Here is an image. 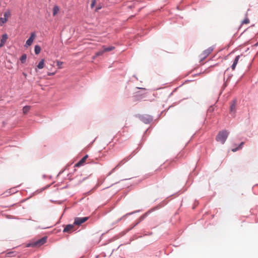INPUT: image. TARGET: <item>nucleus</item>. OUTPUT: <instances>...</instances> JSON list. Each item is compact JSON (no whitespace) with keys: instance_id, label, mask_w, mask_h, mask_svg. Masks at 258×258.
Masks as SVG:
<instances>
[{"instance_id":"10","label":"nucleus","mask_w":258,"mask_h":258,"mask_svg":"<svg viewBox=\"0 0 258 258\" xmlns=\"http://www.w3.org/2000/svg\"><path fill=\"white\" fill-rule=\"evenodd\" d=\"M240 55H237L236 56V57L235 58L234 61H233V63L231 66V68L232 69V70H234L235 68H236V66L239 61V58H240Z\"/></svg>"},{"instance_id":"21","label":"nucleus","mask_w":258,"mask_h":258,"mask_svg":"<svg viewBox=\"0 0 258 258\" xmlns=\"http://www.w3.org/2000/svg\"><path fill=\"white\" fill-rule=\"evenodd\" d=\"M56 62L58 69H61L62 68L61 66L63 64V62L58 60H57Z\"/></svg>"},{"instance_id":"17","label":"nucleus","mask_w":258,"mask_h":258,"mask_svg":"<svg viewBox=\"0 0 258 258\" xmlns=\"http://www.w3.org/2000/svg\"><path fill=\"white\" fill-rule=\"evenodd\" d=\"M26 59H27V55L26 54H23L20 57V60L22 63H24L25 62Z\"/></svg>"},{"instance_id":"22","label":"nucleus","mask_w":258,"mask_h":258,"mask_svg":"<svg viewBox=\"0 0 258 258\" xmlns=\"http://www.w3.org/2000/svg\"><path fill=\"white\" fill-rule=\"evenodd\" d=\"M96 4V0H92L91 4V8H93Z\"/></svg>"},{"instance_id":"20","label":"nucleus","mask_w":258,"mask_h":258,"mask_svg":"<svg viewBox=\"0 0 258 258\" xmlns=\"http://www.w3.org/2000/svg\"><path fill=\"white\" fill-rule=\"evenodd\" d=\"M243 142H241L240 143V144L239 145V147L238 148H234V149H232V151L233 152H236V151H237L238 150H239V149H241L242 148V146L243 145Z\"/></svg>"},{"instance_id":"14","label":"nucleus","mask_w":258,"mask_h":258,"mask_svg":"<svg viewBox=\"0 0 258 258\" xmlns=\"http://www.w3.org/2000/svg\"><path fill=\"white\" fill-rule=\"evenodd\" d=\"M44 59H42L39 62L37 66V67L39 69H42L44 68Z\"/></svg>"},{"instance_id":"1","label":"nucleus","mask_w":258,"mask_h":258,"mask_svg":"<svg viewBox=\"0 0 258 258\" xmlns=\"http://www.w3.org/2000/svg\"><path fill=\"white\" fill-rule=\"evenodd\" d=\"M229 132L227 131L220 132L216 137V140L217 142H220L221 144L225 143L228 136Z\"/></svg>"},{"instance_id":"18","label":"nucleus","mask_w":258,"mask_h":258,"mask_svg":"<svg viewBox=\"0 0 258 258\" xmlns=\"http://www.w3.org/2000/svg\"><path fill=\"white\" fill-rule=\"evenodd\" d=\"M30 107L29 106H25L23 108V112L24 114H26L30 110Z\"/></svg>"},{"instance_id":"5","label":"nucleus","mask_w":258,"mask_h":258,"mask_svg":"<svg viewBox=\"0 0 258 258\" xmlns=\"http://www.w3.org/2000/svg\"><path fill=\"white\" fill-rule=\"evenodd\" d=\"M88 219V217L76 218L74 221V224L80 225L81 224L85 222Z\"/></svg>"},{"instance_id":"4","label":"nucleus","mask_w":258,"mask_h":258,"mask_svg":"<svg viewBox=\"0 0 258 258\" xmlns=\"http://www.w3.org/2000/svg\"><path fill=\"white\" fill-rule=\"evenodd\" d=\"M10 16V11L9 10L7 11L4 14V17L0 18V26H2L4 24L6 23Z\"/></svg>"},{"instance_id":"3","label":"nucleus","mask_w":258,"mask_h":258,"mask_svg":"<svg viewBox=\"0 0 258 258\" xmlns=\"http://www.w3.org/2000/svg\"><path fill=\"white\" fill-rule=\"evenodd\" d=\"M47 238L46 237H43L36 241L33 242L30 244V246L39 247L42 245L44 244L46 242Z\"/></svg>"},{"instance_id":"8","label":"nucleus","mask_w":258,"mask_h":258,"mask_svg":"<svg viewBox=\"0 0 258 258\" xmlns=\"http://www.w3.org/2000/svg\"><path fill=\"white\" fill-rule=\"evenodd\" d=\"M8 39V35L7 34H3L1 40L0 47H2L5 44Z\"/></svg>"},{"instance_id":"6","label":"nucleus","mask_w":258,"mask_h":258,"mask_svg":"<svg viewBox=\"0 0 258 258\" xmlns=\"http://www.w3.org/2000/svg\"><path fill=\"white\" fill-rule=\"evenodd\" d=\"M35 37H36V35H35V33H32L31 34V36L29 37V38L26 41L25 46L28 47L29 46H30L32 44Z\"/></svg>"},{"instance_id":"15","label":"nucleus","mask_w":258,"mask_h":258,"mask_svg":"<svg viewBox=\"0 0 258 258\" xmlns=\"http://www.w3.org/2000/svg\"><path fill=\"white\" fill-rule=\"evenodd\" d=\"M34 51L36 54H38L41 51V47L39 45H36Z\"/></svg>"},{"instance_id":"2","label":"nucleus","mask_w":258,"mask_h":258,"mask_svg":"<svg viewBox=\"0 0 258 258\" xmlns=\"http://www.w3.org/2000/svg\"><path fill=\"white\" fill-rule=\"evenodd\" d=\"M213 49L214 48L213 47H210L208 49L204 50L200 55V61H202L206 57H207L209 55V54L213 51Z\"/></svg>"},{"instance_id":"12","label":"nucleus","mask_w":258,"mask_h":258,"mask_svg":"<svg viewBox=\"0 0 258 258\" xmlns=\"http://www.w3.org/2000/svg\"><path fill=\"white\" fill-rule=\"evenodd\" d=\"M102 48H103V51L105 53L106 52L110 51L113 50V49H114L115 47L114 46H112L106 47L105 46L103 45L102 46Z\"/></svg>"},{"instance_id":"19","label":"nucleus","mask_w":258,"mask_h":258,"mask_svg":"<svg viewBox=\"0 0 258 258\" xmlns=\"http://www.w3.org/2000/svg\"><path fill=\"white\" fill-rule=\"evenodd\" d=\"M104 53V52L103 51V49L102 48L101 50H100V51L97 52L95 53V56L97 57V56H100V55H102Z\"/></svg>"},{"instance_id":"11","label":"nucleus","mask_w":258,"mask_h":258,"mask_svg":"<svg viewBox=\"0 0 258 258\" xmlns=\"http://www.w3.org/2000/svg\"><path fill=\"white\" fill-rule=\"evenodd\" d=\"M74 226L73 225L69 224L66 226L64 228L63 232H70L73 229Z\"/></svg>"},{"instance_id":"23","label":"nucleus","mask_w":258,"mask_h":258,"mask_svg":"<svg viewBox=\"0 0 258 258\" xmlns=\"http://www.w3.org/2000/svg\"><path fill=\"white\" fill-rule=\"evenodd\" d=\"M56 72H54V73H48V76H53L54 75V74H55Z\"/></svg>"},{"instance_id":"13","label":"nucleus","mask_w":258,"mask_h":258,"mask_svg":"<svg viewBox=\"0 0 258 258\" xmlns=\"http://www.w3.org/2000/svg\"><path fill=\"white\" fill-rule=\"evenodd\" d=\"M59 11V8L58 6L55 5L53 7V16H54L58 13Z\"/></svg>"},{"instance_id":"7","label":"nucleus","mask_w":258,"mask_h":258,"mask_svg":"<svg viewBox=\"0 0 258 258\" xmlns=\"http://www.w3.org/2000/svg\"><path fill=\"white\" fill-rule=\"evenodd\" d=\"M236 100H233L230 105V111L231 113L234 114L236 111Z\"/></svg>"},{"instance_id":"9","label":"nucleus","mask_w":258,"mask_h":258,"mask_svg":"<svg viewBox=\"0 0 258 258\" xmlns=\"http://www.w3.org/2000/svg\"><path fill=\"white\" fill-rule=\"evenodd\" d=\"M87 158H88V155L85 156L77 163L76 164L75 166L79 167V166L82 165L85 162Z\"/></svg>"},{"instance_id":"24","label":"nucleus","mask_w":258,"mask_h":258,"mask_svg":"<svg viewBox=\"0 0 258 258\" xmlns=\"http://www.w3.org/2000/svg\"><path fill=\"white\" fill-rule=\"evenodd\" d=\"M101 9V8H100V7H97V8H96V11H98V10H99V9Z\"/></svg>"},{"instance_id":"16","label":"nucleus","mask_w":258,"mask_h":258,"mask_svg":"<svg viewBox=\"0 0 258 258\" xmlns=\"http://www.w3.org/2000/svg\"><path fill=\"white\" fill-rule=\"evenodd\" d=\"M247 14L246 15V17L244 19V20H243L242 22H241V25H243V24H248L249 23L250 21H249V19L248 18V17H247Z\"/></svg>"}]
</instances>
